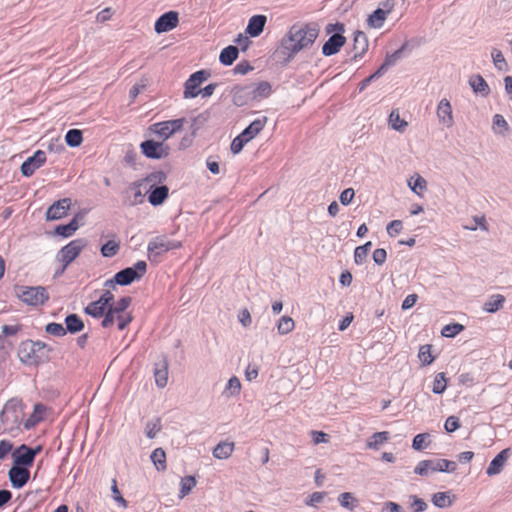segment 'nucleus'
Returning <instances> with one entry per match:
<instances>
[{
	"instance_id": "obj_1",
	"label": "nucleus",
	"mask_w": 512,
	"mask_h": 512,
	"mask_svg": "<svg viewBox=\"0 0 512 512\" xmlns=\"http://www.w3.org/2000/svg\"><path fill=\"white\" fill-rule=\"evenodd\" d=\"M319 29L317 24H295L281 39L279 46L273 53L276 63L287 65L295 55L311 46L317 39Z\"/></svg>"
},
{
	"instance_id": "obj_2",
	"label": "nucleus",
	"mask_w": 512,
	"mask_h": 512,
	"mask_svg": "<svg viewBox=\"0 0 512 512\" xmlns=\"http://www.w3.org/2000/svg\"><path fill=\"white\" fill-rule=\"evenodd\" d=\"M52 348L42 341H23L18 349L19 360L27 366H39L50 359Z\"/></svg>"
},
{
	"instance_id": "obj_3",
	"label": "nucleus",
	"mask_w": 512,
	"mask_h": 512,
	"mask_svg": "<svg viewBox=\"0 0 512 512\" xmlns=\"http://www.w3.org/2000/svg\"><path fill=\"white\" fill-rule=\"evenodd\" d=\"M14 294L22 303L32 307L42 306L50 298L44 286L15 285Z\"/></svg>"
},
{
	"instance_id": "obj_4",
	"label": "nucleus",
	"mask_w": 512,
	"mask_h": 512,
	"mask_svg": "<svg viewBox=\"0 0 512 512\" xmlns=\"http://www.w3.org/2000/svg\"><path fill=\"white\" fill-rule=\"evenodd\" d=\"M23 416L21 401L10 399L4 404L0 412V421L6 430H13L21 424Z\"/></svg>"
},
{
	"instance_id": "obj_5",
	"label": "nucleus",
	"mask_w": 512,
	"mask_h": 512,
	"mask_svg": "<svg viewBox=\"0 0 512 512\" xmlns=\"http://www.w3.org/2000/svg\"><path fill=\"white\" fill-rule=\"evenodd\" d=\"M327 34H332L329 39L322 45V54L331 56L340 51L346 43L343 33L344 25L341 23L328 24L325 28Z\"/></svg>"
},
{
	"instance_id": "obj_6",
	"label": "nucleus",
	"mask_w": 512,
	"mask_h": 512,
	"mask_svg": "<svg viewBox=\"0 0 512 512\" xmlns=\"http://www.w3.org/2000/svg\"><path fill=\"white\" fill-rule=\"evenodd\" d=\"M182 246L180 241L170 240L162 235L152 238L147 246L149 260H156L160 255Z\"/></svg>"
},
{
	"instance_id": "obj_7",
	"label": "nucleus",
	"mask_w": 512,
	"mask_h": 512,
	"mask_svg": "<svg viewBox=\"0 0 512 512\" xmlns=\"http://www.w3.org/2000/svg\"><path fill=\"white\" fill-rule=\"evenodd\" d=\"M186 123L185 118H178L173 120H167L162 122H157L152 124L149 127V130L156 134L161 142H165L169 139L173 134L182 130L184 124Z\"/></svg>"
},
{
	"instance_id": "obj_8",
	"label": "nucleus",
	"mask_w": 512,
	"mask_h": 512,
	"mask_svg": "<svg viewBox=\"0 0 512 512\" xmlns=\"http://www.w3.org/2000/svg\"><path fill=\"white\" fill-rule=\"evenodd\" d=\"M147 271V264L145 261H137L133 267H127L115 274V281L118 285L127 286L133 281L142 278Z\"/></svg>"
},
{
	"instance_id": "obj_9",
	"label": "nucleus",
	"mask_w": 512,
	"mask_h": 512,
	"mask_svg": "<svg viewBox=\"0 0 512 512\" xmlns=\"http://www.w3.org/2000/svg\"><path fill=\"white\" fill-rule=\"evenodd\" d=\"M85 246L86 241L84 239H75L61 248L58 252L59 260L63 263L61 272L78 257Z\"/></svg>"
},
{
	"instance_id": "obj_10",
	"label": "nucleus",
	"mask_w": 512,
	"mask_h": 512,
	"mask_svg": "<svg viewBox=\"0 0 512 512\" xmlns=\"http://www.w3.org/2000/svg\"><path fill=\"white\" fill-rule=\"evenodd\" d=\"M210 77L207 70H199L193 73L184 84V98H195L200 94V85Z\"/></svg>"
},
{
	"instance_id": "obj_11",
	"label": "nucleus",
	"mask_w": 512,
	"mask_h": 512,
	"mask_svg": "<svg viewBox=\"0 0 512 512\" xmlns=\"http://www.w3.org/2000/svg\"><path fill=\"white\" fill-rule=\"evenodd\" d=\"M142 153L150 159L166 158L170 153V148L167 144L161 141L146 140L140 144Z\"/></svg>"
},
{
	"instance_id": "obj_12",
	"label": "nucleus",
	"mask_w": 512,
	"mask_h": 512,
	"mask_svg": "<svg viewBox=\"0 0 512 512\" xmlns=\"http://www.w3.org/2000/svg\"><path fill=\"white\" fill-rule=\"evenodd\" d=\"M41 451V446L30 448L25 444L20 445L12 454L14 465L29 467L33 464L36 455Z\"/></svg>"
},
{
	"instance_id": "obj_13",
	"label": "nucleus",
	"mask_w": 512,
	"mask_h": 512,
	"mask_svg": "<svg viewBox=\"0 0 512 512\" xmlns=\"http://www.w3.org/2000/svg\"><path fill=\"white\" fill-rule=\"evenodd\" d=\"M179 23L178 12L169 11L162 14L155 22L154 29L160 34L164 32H168L175 27H177Z\"/></svg>"
},
{
	"instance_id": "obj_14",
	"label": "nucleus",
	"mask_w": 512,
	"mask_h": 512,
	"mask_svg": "<svg viewBox=\"0 0 512 512\" xmlns=\"http://www.w3.org/2000/svg\"><path fill=\"white\" fill-rule=\"evenodd\" d=\"M46 161V154L42 150H37L33 156L27 158L21 165V172L24 176L30 177L35 170L40 168Z\"/></svg>"
},
{
	"instance_id": "obj_15",
	"label": "nucleus",
	"mask_w": 512,
	"mask_h": 512,
	"mask_svg": "<svg viewBox=\"0 0 512 512\" xmlns=\"http://www.w3.org/2000/svg\"><path fill=\"white\" fill-rule=\"evenodd\" d=\"M436 114L439 123L446 128H451L454 125L453 110L450 101L446 98L440 100L437 105Z\"/></svg>"
},
{
	"instance_id": "obj_16",
	"label": "nucleus",
	"mask_w": 512,
	"mask_h": 512,
	"mask_svg": "<svg viewBox=\"0 0 512 512\" xmlns=\"http://www.w3.org/2000/svg\"><path fill=\"white\" fill-rule=\"evenodd\" d=\"M13 488L20 489L26 485L30 478V471L26 467L13 465L8 472Z\"/></svg>"
},
{
	"instance_id": "obj_17",
	"label": "nucleus",
	"mask_w": 512,
	"mask_h": 512,
	"mask_svg": "<svg viewBox=\"0 0 512 512\" xmlns=\"http://www.w3.org/2000/svg\"><path fill=\"white\" fill-rule=\"evenodd\" d=\"M70 205V198H63L54 202L46 211V219L52 221L63 218L67 215Z\"/></svg>"
},
{
	"instance_id": "obj_18",
	"label": "nucleus",
	"mask_w": 512,
	"mask_h": 512,
	"mask_svg": "<svg viewBox=\"0 0 512 512\" xmlns=\"http://www.w3.org/2000/svg\"><path fill=\"white\" fill-rule=\"evenodd\" d=\"M511 455V451L509 448L503 449L499 454H497L494 459L490 462L486 473L488 476H494L499 474L507 460Z\"/></svg>"
},
{
	"instance_id": "obj_19",
	"label": "nucleus",
	"mask_w": 512,
	"mask_h": 512,
	"mask_svg": "<svg viewBox=\"0 0 512 512\" xmlns=\"http://www.w3.org/2000/svg\"><path fill=\"white\" fill-rule=\"evenodd\" d=\"M268 118L266 116H261L254 121H252L248 127H246L242 131L243 137L247 139L248 141H251L253 138H255L265 127L267 124Z\"/></svg>"
},
{
	"instance_id": "obj_20",
	"label": "nucleus",
	"mask_w": 512,
	"mask_h": 512,
	"mask_svg": "<svg viewBox=\"0 0 512 512\" xmlns=\"http://www.w3.org/2000/svg\"><path fill=\"white\" fill-rule=\"evenodd\" d=\"M267 18L265 15H254L249 19L248 25L246 27V33L251 37L259 36L265 27Z\"/></svg>"
},
{
	"instance_id": "obj_21",
	"label": "nucleus",
	"mask_w": 512,
	"mask_h": 512,
	"mask_svg": "<svg viewBox=\"0 0 512 512\" xmlns=\"http://www.w3.org/2000/svg\"><path fill=\"white\" fill-rule=\"evenodd\" d=\"M169 189L165 185L150 188L148 201L153 206H159L168 198Z\"/></svg>"
},
{
	"instance_id": "obj_22",
	"label": "nucleus",
	"mask_w": 512,
	"mask_h": 512,
	"mask_svg": "<svg viewBox=\"0 0 512 512\" xmlns=\"http://www.w3.org/2000/svg\"><path fill=\"white\" fill-rule=\"evenodd\" d=\"M155 383L159 388H164L168 382V362L163 359L155 364L154 368Z\"/></svg>"
},
{
	"instance_id": "obj_23",
	"label": "nucleus",
	"mask_w": 512,
	"mask_h": 512,
	"mask_svg": "<svg viewBox=\"0 0 512 512\" xmlns=\"http://www.w3.org/2000/svg\"><path fill=\"white\" fill-rule=\"evenodd\" d=\"M431 472H454L457 465L454 461L447 459L428 460Z\"/></svg>"
},
{
	"instance_id": "obj_24",
	"label": "nucleus",
	"mask_w": 512,
	"mask_h": 512,
	"mask_svg": "<svg viewBox=\"0 0 512 512\" xmlns=\"http://www.w3.org/2000/svg\"><path fill=\"white\" fill-rule=\"evenodd\" d=\"M65 330L67 333L76 334L81 332L85 325L83 320L77 314H69L65 318Z\"/></svg>"
},
{
	"instance_id": "obj_25",
	"label": "nucleus",
	"mask_w": 512,
	"mask_h": 512,
	"mask_svg": "<svg viewBox=\"0 0 512 512\" xmlns=\"http://www.w3.org/2000/svg\"><path fill=\"white\" fill-rule=\"evenodd\" d=\"M238 54V48L236 46L229 45L221 51L219 60L223 65L229 66L237 59Z\"/></svg>"
},
{
	"instance_id": "obj_26",
	"label": "nucleus",
	"mask_w": 512,
	"mask_h": 512,
	"mask_svg": "<svg viewBox=\"0 0 512 512\" xmlns=\"http://www.w3.org/2000/svg\"><path fill=\"white\" fill-rule=\"evenodd\" d=\"M390 9H376L369 17H368V25L372 28H381L387 18Z\"/></svg>"
},
{
	"instance_id": "obj_27",
	"label": "nucleus",
	"mask_w": 512,
	"mask_h": 512,
	"mask_svg": "<svg viewBox=\"0 0 512 512\" xmlns=\"http://www.w3.org/2000/svg\"><path fill=\"white\" fill-rule=\"evenodd\" d=\"M354 58L361 57L368 49V40L365 33L357 31L354 36Z\"/></svg>"
},
{
	"instance_id": "obj_28",
	"label": "nucleus",
	"mask_w": 512,
	"mask_h": 512,
	"mask_svg": "<svg viewBox=\"0 0 512 512\" xmlns=\"http://www.w3.org/2000/svg\"><path fill=\"white\" fill-rule=\"evenodd\" d=\"M78 217L79 214H77L68 224L58 225L55 228V233L62 237H70L73 235L74 232H76V230L79 228Z\"/></svg>"
},
{
	"instance_id": "obj_29",
	"label": "nucleus",
	"mask_w": 512,
	"mask_h": 512,
	"mask_svg": "<svg viewBox=\"0 0 512 512\" xmlns=\"http://www.w3.org/2000/svg\"><path fill=\"white\" fill-rule=\"evenodd\" d=\"M107 309L108 307L105 306L104 303L98 299L96 301L89 303L84 308V312L87 315L92 316L93 318H101L105 314V311Z\"/></svg>"
},
{
	"instance_id": "obj_30",
	"label": "nucleus",
	"mask_w": 512,
	"mask_h": 512,
	"mask_svg": "<svg viewBox=\"0 0 512 512\" xmlns=\"http://www.w3.org/2000/svg\"><path fill=\"white\" fill-rule=\"evenodd\" d=\"M505 297L501 294H494L484 303L483 309L489 313H495L502 308Z\"/></svg>"
},
{
	"instance_id": "obj_31",
	"label": "nucleus",
	"mask_w": 512,
	"mask_h": 512,
	"mask_svg": "<svg viewBox=\"0 0 512 512\" xmlns=\"http://www.w3.org/2000/svg\"><path fill=\"white\" fill-rule=\"evenodd\" d=\"M234 450L233 442H220L213 450V456L217 459H227Z\"/></svg>"
},
{
	"instance_id": "obj_32",
	"label": "nucleus",
	"mask_w": 512,
	"mask_h": 512,
	"mask_svg": "<svg viewBox=\"0 0 512 512\" xmlns=\"http://www.w3.org/2000/svg\"><path fill=\"white\" fill-rule=\"evenodd\" d=\"M151 461L158 471H165L166 465V454L162 448H156L151 453Z\"/></svg>"
},
{
	"instance_id": "obj_33",
	"label": "nucleus",
	"mask_w": 512,
	"mask_h": 512,
	"mask_svg": "<svg viewBox=\"0 0 512 512\" xmlns=\"http://www.w3.org/2000/svg\"><path fill=\"white\" fill-rule=\"evenodd\" d=\"M390 434L387 431L374 433L367 441V447L377 450L380 445L388 441Z\"/></svg>"
},
{
	"instance_id": "obj_34",
	"label": "nucleus",
	"mask_w": 512,
	"mask_h": 512,
	"mask_svg": "<svg viewBox=\"0 0 512 512\" xmlns=\"http://www.w3.org/2000/svg\"><path fill=\"white\" fill-rule=\"evenodd\" d=\"M408 185L414 193H416L419 196H422L423 192L426 190L427 182L423 177L416 174L415 176L409 179Z\"/></svg>"
},
{
	"instance_id": "obj_35",
	"label": "nucleus",
	"mask_w": 512,
	"mask_h": 512,
	"mask_svg": "<svg viewBox=\"0 0 512 512\" xmlns=\"http://www.w3.org/2000/svg\"><path fill=\"white\" fill-rule=\"evenodd\" d=\"M272 92L271 84L267 81L259 82L252 90L253 99L267 98Z\"/></svg>"
},
{
	"instance_id": "obj_36",
	"label": "nucleus",
	"mask_w": 512,
	"mask_h": 512,
	"mask_svg": "<svg viewBox=\"0 0 512 512\" xmlns=\"http://www.w3.org/2000/svg\"><path fill=\"white\" fill-rule=\"evenodd\" d=\"M389 124L394 130L399 132L405 131V129L408 126L407 121L400 117V113L398 110L391 111L389 115Z\"/></svg>"
},
{
	"instance_id": "obj_37",
	"label": "nucleus",
	"mask_w": 512,
	"mask_h": 512,
	"mask_svg": "<svg viewBox=\"0 0 512 512\" xmlns=\"http://www.w3.org/2000/svg\"><path fill=\"white\" fill-rule=\"evenodd\" d=\"M65 141L70 147H78L83 141L82 132L78 129H70L65 135Z\"/></svg>"
},
{
	"instance_id": "obj_38",
	"label": "nucleus",
	"mask_w": 512,
	"mask_h": 512,
	"mask_svg": "<svg viewBox=\"0 0 512 512\" xmlns=\"http://www.w3.org/2000/svg\"><path fill=\"white\" fill-rule=\"evenodd\" d=\"M131 302L132 298L129 296H125L120 298L117 302H114L108 308H110L115 315L126 314L125 311L130 306Z\"/></svg>"
},
{
	"instance_id": "obj_39",
	"label": "nucleus",
	"mask_w": 512,
	"mask_h": 512,
	"mask_svg": "<svg viewBox=\"0 0 512 512\" xmlns=\"http://www.w3.org/2000/svg\"><path fill=\"white\" fill-rule=\"evenodd\" d=\"M472 89L476 93L487 94L489 92V86L480 75L473 76L469 81Z\"/></svg>"
},
{
	"instance_id": "obj_40",
	"label": "nucleus",
	"mask_w": 512,
	"mask_h": 512,
	"mask_svg": "<svg viewBox=\"0 0 512 512\" xmlns=\"http://www.w3.org/2000/svg\"><path fill=\"white\" fill-rule=\"evenodd\" d=\"M167 179L166 173L163 171H154L150 174H148L141 182H146L148 184H151L150 188L155 187L157 184H161L165 182Z\"/></svg>"
},
{
	"instance_id": "obj_41",
	"label": "nucleus",
	"mask_w": 512,
	"mask_h": 512,
	"mask_svg": "<svg viewBox=\"0 0 512 512\" xmlns=\"http://www.w3.org/2000/svg\"><path fill=\"white\" fill-rule=\"evenodd\" d=\"M120 250L119 242L115 240H109L101 247V254L103 257L111 258L118 254Z\"/></svg>"
},
{
	"instance_id": "obj_42",
	"label": "nucleus",
	"mask_w": 512,
	"mask_h": 512,
	"mask_svg": "<svg viewBox=\"0 0 512 512\" xmlns=\"http://www.w3.org/2000/svg\"><path fill=\"white\" fill-rule=\"evenodd\" d=\"M447 388V378L445 373H437L433 380L432 391L435 394H442Z\"/></svg>"
},
{
	"instance_id": "obj_43",
	"label": "nucleus",
	"mask_w": 512,
	"mask_h": 512,
	"mask_svg": "<svg viewBox=\"0 0 512 512\" xmlns=\"http://www.w3.org/2000/svg\"><path fill=\"white\" fill-rule=\"evenodd\" d=\"M432 503L439 508H445L452 505V500L448 493L437 492L432 496Z\"/></svg>"
},
{
	"instance_id": "obj_44",
	"label": "nucleus",
	"mask_w": 512,
	"mask_h": 512,
	"mask_svg": "<svg viewBox=\"0 0 512 512\" xmlns=\"http://www.w3.org/2000/svg\"><path fill=\"white\" fill-rule=\"evenodd\" d=\"M371 246H372V243L369 241L362 246H358L355 249L354 260H355L356 264H362L366 260L368 254L370 252Z\"/></svg>"
},
{
	"instance_id": "obj_45",
	"label": "nucleus",
	"mask_w": 512,
	"mask_h": 512,
	"mask_svg": "<svg viewBox=\"0 0 512 512\" xmlns=\"http://www.w3.org/2000/svg\"><path fill=\"white\" fill-rule=\"evenodd\" d=\"M294 321L289 316H282L277 324L278 333L281 335L288 334L294 329Z\"/></svg>"
},
{
	"instance_id": "obj_46",
	"label": "nucleus",
	"mask_w": 512,
	"mask_h": 512,
	"mask_svg": "<svg viewBox=\"0 0 512 512\" xmlns=\"http://www.w3.org/2000/svg\"><path fill=\"white\" fill-rule=\"evenodd\" d=\"M432 346L429 344L422 345L419 349L418 358L423 365H429L434 361V356L431 352Z\"/></svg>"
},
{
	"instance_id": "obj_47",
	"label": "nucleus",
	"mask_w": 512,
	"mask_h": 512,
	"mask_svg": "<svg viewBox=\"0 0 512 512\" xmlns=\"http://www.w3.org/2000/svg\"><path fill=\"white\" fill-rule=\"evenodd\" d=\"M180 486V497H185L196 486V480L193 476H185L181 479Z\"/></svg>"
},
{
	"instance_id": "obj_48",
	"label": "nucleus",
	"mask_w": 512,
	"mask_h": 512,
	"mask_svg": "<svg viewBox=\"0 0 512 512\" xmlns=\"http://www.w3.org/2000/svg\"><path fill=\"white\" fill-rule=\"evenodd\" d=\"M338 501L340 505L350 511L354 510L356 507L357 500L356 498L349 492H344L340 494Z\"/></svg>"
},
{
	"instance_id": "obj_49",
	"label": "nucleus",
	"mask_w": 512,
	"mask_h": 512,
	"mask_svg": "<svg viewBox=\"0 0 512 512\" xmlns=\"http://www.w3.org/2000/svg\"><path fill=\"white\" fill-rule=\"evenodd\" d=\"M45 332L55 337H63L67 334L65 327L56 322L48 323L45 327Z\"/></svg>"
},
{
	"instance_id": "obj_50",
	"label": "nucleus",
	"mask_w": 512,
	"mask_h": 512,
	"mask_svg": "<svg viewBox=\"0 0 512 512\" xmlns=\"http://www.w3.org/2000/svg\"><path fill=\"white\" fill-rule=\"evenodd\" d=\"M160 430H161V422H160V419H158V418L155 419L154 421H149L145 427V433L149 439L155 438L157 433Z\"/></svg>"
},
{
	"instance_id": "obj_51",
	"label": "nucleus",
	"mask_w": 512,
	"mask_h": 512,
	"mask_svg": "<svg viewBox=\"0 0 512 512\" xmlns=\"http://www.w3.org/2000/svg\"><path fill=\"white\" fill-rule=\"evenodd\" d=\"M464 329V326L459 323L448 324L443 327L441 334L444 337H454Z\"/></svg>"
},
{
	"instance_id": "obj_52",
	"label": "nucleus",
	"mask_w": 512,
	"mask_h": 512,
	"mask_svg": "<svg viewBox=\"0 0 512 512\" xmlns=\"http://www.w3.org/2000/svg\"><path fill=\"white\" fill-rule=\"evenodd\" d=\"M240 390H241L240 380L236 376L231 377L228 380L225 391H228L230 396H235L240 393Z\"/></svg>"
},
{
	"instance_id": "obj_53",
	"label": "nucleus",
	"mask_w": 512,
	"mask_h": 512,
	"mask_svg": "<svg viewBox=\"0 0 512 512\" xmlns=\"http://www.w3.org/2000/svg\"><path fill=\"white\" fill-rule=\"evenodd\" d=\"M491 55H492V59H493L495 67L500 71L504 70L507 66V63L505 61V58H504L502 52L500 50L493 49Z\"/></svg>"
},
{
	"instance_id": "obj_54",
	"label": "nucleus",
	"mask_w": 512,
	"mask_h": 512,
	"mask_svg": "<svg viewBox=\"0 0 512 512\" xmlns=\"http://www.w3.org/2000/svg\"><path fill=\"white\" fill-rule=\"evenodd\" d=\"M249 141L240 133L233 139L230 149L233 154H238Z\"/></svg>"
},
{
	"instance_id": "obj_55",
	"label": "nucleus",
	"mask_w": 512,
	"mask_h": 512,
	"mask_svg": "<svg viewBox=\"0 0 512 512\" xmlns=\"http://www.w3.org/2000/svg\"><path fill=\"white\" fill-rule=\"evenodd\" d=\"M409 498L411 500L410 506L413 509V512H423L426 510L427 504L423 499L419 498L417 495H411Z\"/></svg>"
},
{
	"instance_id": "obj_56",
	"label": "nucleus",
	"mask_w": 512,
	"mask_h": 512,
	"mask_svg": "<svg viewBox=\"0 0 512 512\" xmlns=\"http://www.w3.org/2000/svg\"><path fill=\"white\" fill-rule=\"evenodd\" d=\"M474 224L473 225H466L464 226L465 229L468 230H476L477 227L481 228L484 231H488V225L485 216H475L473 218Z\"/></svg>"
},
{
	"instance_id": "obj_57",
	"label": "nucleus",
	"mask_w": 512,
	"mask_h": 512,
	"mask_svg": "<svg viewBox=\"0 0 512 512\" xmlns=\"http://www.w3.org/2000/svg\"><path fill=\"white\" fill-rule=\"evenodd\" d=\"M429 435L426 433L417 434L412 442L413 449L420 451L426 446Z\"/></svg>"
},
{
	"instance_id": "obj_58",
	"label": "nucleus",
	"mask_w": 512,
	"mask_h": 512,
	"mask_svg": "<svg viewBox=\"0 0 512 512\" xmlns=\"http://www.w3.org/2000/svg\"><path fill=\"white\" fill-rule=\"evenodd\" d=\"M111 491H112V494H113V499L119 504L121 505L122 507L126 508L127 507V501L123 498V496L121 495L119 489H118V486H117V482L115 479H113L112 481V487H111Z\"/></svg>"
},
{
	"instance_id": "obj_59",
	"label": "nucleus",
	"mask_w": 512,
	"mask_h": 512,
	"mask_svg": "<svg viewBox=\"0 0 512 512\" xmlns=\"http://www.w3.org/2000/svg\"><path fill=\"white\" fill-rule=\"evenodd\" d=\"M13 348V343L4 336H0V357L4 358L9 355Z\"/></svg>"
},
{
	"instance_id": "obj_60",
	"label": "nucleus",
	"mask_w": 512,
	"mask_h": 512,
	"mask_svg": "<svg viewBox=\"0 0 512 512\" xmlns=\"http://www.w3.org/2000/svg\"><path fill=\"white\" fill-rule=\"evenodd\" d=\"M460 427L459 418L456 416H450L446 419L444 428L447 432L451 433L456 431Z\"/></svg>"
},
{
	"instance_id": "obj_61",
	"label": "nucleus",
	"mask_w": 512,
	"mask_h": 512,
	"mask_svg": "<svg viewBox=\"0 0 512 512\" xmlns=\"http://www.w3.org/2000/svg\"><path fill=\"white\" fill-rule=\"evenodd\" d=\"M403 229V224L400 220H393L387 226V233L390 236L398 235Z\"/></svg>"
},
{
	"instance_id": "obj_62",
	"label": "nucleus",
	"mask_w": 512,
	"mask_h": 512,
	"mask_svg": "<svg viewBox=\"0 0 512 512\" xmlns=\"http://www.w3.org/2000/svg\"><path fill=\"white\" fill-rule=\"evenodd\" d=\"M116 319L118 322V329L124 330L132 322L133 317L130 313H126L116 315Z\"/></svg>"
},
{
	"instance_id": "obj_63",
	"label": "nucleus",
	"mask_w": 512,
	"mask_h": 512,
	"mask_svg": "<svg viewBox=\"0 0 512 512\" xmlns=\"http://www.w3.org/2000/svg\"><path fill=\"white\" fill-rule=\"evenodd\" d=\"M253 67L250 65L248 61H241L236 64L233 71L235 74L245 75L248 72L252 71Z\"/></svg>"
},
{
	"instance_id": "obj_64",
	"label": "nucleus",
	"mask_w": 512,
	"mask_h": 512,
	"mask_svg": "<svg viewBox=\"0 0 512 512\" xmlns=\"http://www.w3.org/2000/svg\"><path fill=\"white\" fill-rule=\"evenodd\" d=\"M102 317L103 320L101 322V326L103 328H109L114 324L116 315L111 311L110 308H108Z\"/></svg>"
}]
</instances>
